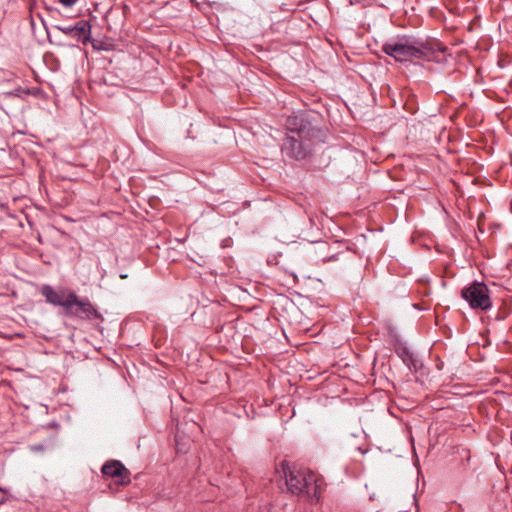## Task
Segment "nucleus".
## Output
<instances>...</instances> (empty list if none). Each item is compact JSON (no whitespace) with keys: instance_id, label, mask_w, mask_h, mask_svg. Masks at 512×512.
<instances>
[{"instance_id":"nucleus-1","label":"nucleus","mask_w":512,"mask_h":512,"mask_svg":"<svg viewBox=\"0 0 512 512\" xmlns=\"http://www.w3.org/2000/svg\"><path fill=\"white\" fill-rule=\"evenodd\" d=\"M382 51L398 62L431 60L434 49L425 41L410 35L397 36L382 45Z\"/></svg>"},{"instance_id":"nucleus-2","label":"nucleus","mask_w":512,"mask_h":512,"mask_svg":"<svg viewBox=\"0 0 512 512\" xmlns=\"http://www.w3.org/2000/svg\"><path fill=\"white\" fill-rule=\"evenodd\" d=\"M282 471L288 490L295 495L305 497L311 503L320 499L318 479L315 473L308 468L282 463Z\"/></svg>"},{"instance_id":"nucleus-3","label":"nucleus","mask_w":512,"mask_h":512,"mask_svg":"<svg viewBox=\"0 0 512 512\" xmlns=\"http://www.w3.org/2000/svg\"><path fill=\"white\" fill-rule=\"evenodd\" d=\"M461 297L468 303L471 309L487 311L492 308L490 291L483 282L475 281L464 287L461 291Z\"/></svg>"},{"instance_id":"nucleus-4","label":"nucleus","mask_w":512,"mask_h":512,"mask_svg":"<svg viewBox=\"0 0 512 512\" xmlns=\"http://www.w3.org/2000/svg\"><path fill=\"white\" fill-rule=\"evenodd\" d=\"M311 151V142L306 136L286 135L282 144V152L286 156L301 160L306 158Z\"/></svg>"},{"instance_id":"nucleus-5","label":"nucleus","mask_w":512,"mask_h":512,"mask_svg":"<svg viewBox=\"0 0 512 512\" xmlns=\"http://www.w3.org/2000/svg\"><path fill=\"white\" fill-rule=\"evenodd\" d=\"M40 292L48 304L62 307L64 311L66 308H69V306L72 304V301L75 300V292L64 287L55 289L49 284H44L42 285Z\"/></svg>"},{"instance_id":"nucleus-6","label":"nucleus","mask_w":512,"mask_h":512,"mask_svg":"<svg viewBox=\"0 0 512 512\" xmlns=\"http://www.w3.org/2000/svg\"><path fill=\"white\" fill-rule=\"evenodd\" d=\"M65 315L75 317L81 320H98L102 319L101 314L94 307L87 297L79 298L75 293V300L72 301L71 306L66 308Z\"/></svg>"},{"instance_id":"nucleus-7","label":"nucleus","mask_w":512,"mask_h":512,"mask_svg":"<svg viewBox=\"0 0 512 512\" xmlns=\"http://www.w3.org/2000/svg\"><path fill=\"white\" fill-rule=\"evenodd\" d=\"M55 28L63 34L76 39L82 44H87L91 40V25L86 20L78 21L75 25L61 26L57 25Z\"/></svg>"},{"instance_id":"nucleus-8","label":"nucleus","mask_w":512,"mask_h":512,"mask_svg":"<svg viewBox=\"0 0 512 512\" xmlns=\"http://www.w3.org/2000/svg\"><path fill=\"white\" fill-rule=\"evenodd\" d=\"M102 473L106 476L120 478V483L124 484L129 481L127 477V469L119 461L106 462L101 469Z\"/></svg>"},{"instance_id":"nucleus-9","label":"nucleus","mask_w":512,"mask_h":512,"mask_svg":"<svg viewBox=\"0 0 512 512\" xmlns=\"http://www.w3.org/2000/svg\"><path fill=\"white\" fill-rule=\"evenodd\" d=\"M286 128L289 131L287 135L305 136L307 124L301 115H293L287 118Z\"/></svg>"},{"instance_id":"nucleus-10","label":"nucleus","mask_w":512,"mask_h":512,"mask_svg":"<svg viewBox=\"0 0 512 512\" xmlns=\"http://www.w3.org/2000/svg\"><path fill=\"white\" fill-rule=\"evenodd\" d=\"M64 7H72L74 6L79 0H58Z\"/></svg>"},{"instance_id":"nucleus-11","label":"nucleus","mask_w":512,"mask_h":512,"mask_svg":"<svg viewBox=\"0 0 512 512\" xmlns=\"http://www.w3.org/2000/svg\"><path fill=\"white\" fill-rule=\"evenodd\" d=\"M5 501V493L0 489V503Z\"/></svg>"},{"instance_id":"nucleus-12","label":"nucleus","mask_w":512,"mask_h":512,"mask_svg":"<svg viewBox=\"0 0 512 512\" xmlns=\"http://www.w3.org/2000/svg\"><path fill=\"white\" fill-rule=\"evenodd\" d=\"M32 449H33V450H41V449H42V447H41V446H33V447H32Z\"/></svg>"},{"instance_id":"nucleus-13","label":"nucleus","mask_w":512,"mask_h":512,"mask_svg":"<svg viewBox=\"0 0 512 512\" xmlns=\"http://www.w3.org/2000/svg\"><path fill=\"white\" fill-rule=\"evenodd\" d=\"M120 277H121V278H126V277H127V275H126V274H121V276H120Z\"/></svg>"},{"instance_id":"nucleus-14","label":"nucleus","mask_w":512,"mask_h":512,"mask_svg":"<svg viewBox=\"0 0 512 512\" xmlns=\"http://www.w3.org/2000/svg\"><path fill=\"white\" fill-rule=\"evenodd\" d=\"M281 472L283 473L282 469H281V470H278V473H281Z\"/></svg>"}]
</instances>
